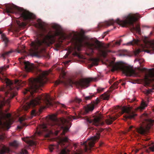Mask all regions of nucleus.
Wrapping results in <instances>:
<instances>
[{
  "mask_svg": "<svg viewBox=\"0 0 154 154\" xmlns=\"http://www.w3.org/2000/svg\"><path fill=\"white\" fill-rule=\"evenodd\" d=\"M136 131L141 134H144L146 132V129L142 126H140L138 128L135 127V131Z\"/></svg>",
  "mask_w": 154,
  "mask_h": 154,
  "instance_id": "27",
  "label": "nucleus"
},
{
  "mask_svg": "<svg viewBox=\"0 0 154 154\" xmlns=\"http://www.w3.org/2000/svg\"><path fill=\"white\" fill-rule=\"evenodd\" d=\"M138 150H137V149H135V153H136V152H138Z\"/></svg>",
  "mask_w": 154,
  "mask_h": 154,
  "instance_id": "57",
  "label": "nucleus"
},
{
  "mask_svg": "<svg viewBox=\"0 0 154 154\" xmlns=\"http://www.w3.org/2000/svg\"><path fill=\"white\" fill-rule=\"evenodd\" d=\"M135 101V97H134L131 100H130L129 101V103H134Z\"/></svg>",
  "mask_w": 154,
  "mask_h": 154,
  "instance_id": "46",
  "label": "nucleus"
},
{
  "mask_svg": "<svg viewBox=\"0 0 154 154\" xmlns=\"http://www.w3.org/2000/svg\"><path fill=\"white\" fill-rule=\"evenodd\" d=\"M149 149L152 152H154V146H152L149 147Z\"/></svg>",
  "mask_w": 154,
  "mask_h": 154,
  "instance_id": "43",
  "label": "nucleus"
},
{
  "mask_svg": "<svg viewBox=\"0 0 154 154\" xmlns=\"http://www.w3.org/2000/svg\"><path fill=\"white\" fill-rule=\"evenodd\" d=\"M8 111V110H6L5 111L6 112H7Z\"/></svg>",
  "mask_w": 154,
  "mask_h": 154,
  "instance_id": "61",
  "label": "nucleus"
},
{
  "mask_svg": "<svg viewBox=\"0 0 154 154\" xmlns=\"http://www.w3.org/2000/svg\"><path fill=\"white\" fill-rule=\"evenodd\" d=\"M46 49H20L17 52L25 56L30 55L32 57H44L49 58L48 54L45 52Z\"/></svg>",
  "mask_w": 154,
  "mask_h": 154,
  "instance_id": "11",
  "label": "nucleus"
},
{
  "mask_svg": "<svg viewBox=\"0 0 154 154\" xmlns=\"http://www.w3.org/2000/svg\"><path fill=\"white\" fill-rule=\"evenodd\" d=\"M116 22L123 27H129L131 32L133 33L134 35L135 14H133L130 13L125 15L123 17L122 20L118 18L115 21L112 19L106 21L104 23L99 24L98 27L99 28L103 27H108L110 25H113Z\"/></svg>",
  "mask_w": 154,
  "mask_h": 154,
  "instance_id": "5",
  "label": "nucleus"
},
{
  "mask_svg": "<svg viewBox=\"0 0 154 154\" xmlns=\"http://www.w3.org/2000/svg\"><path fill=\"white\" fill-rule=\"evenodd\" d=\"M135 44V39H133L132 41H130L126 45H134Z\"/></svg>",
  "mask_w": 154,
  "mask_h": 154,
  "instance_id": "38",
  "label": "nucleus"
},
{
  "mask_svg": "<svg viewBox=\"0 0 154 154\" xmlns=\"http://www.w3.org/2000/svg\"><path fill=\"white\" fill-rule=\"evenodd\" d=\"M82 49H66L65 51H67L66 55L64 56L65 58H66L70 57L69 55L72 54V55L73 56H79V51L82 50Z\"/></svg>",
  "mask_w": 154,
  "mask_h": 154,
  "instance_id": "17",
  "label": "nucleus"
},
{
  "mask_svg": "<svg viewBox=\"0 0 154 154\" xmlns=\"http://www.w3.org/2000/svg\"><path fill=\"white\" fill-rule=\"evenodd\" d=\"M2 31L0 30V34H2Z\"/></svg>",
  "mask_w": 154,
  "mask_h": 154,
  "instance_id": "58",
  "label": "nucleus"
},
{
  "mask_svg": "<svg viewBox=\"0 0 154 154\" xmlns=\"http://www.w3.org/2000/svg\"><path fill=\"white\" fill-rule=\"evenodd\" d=\"M128 52L126 50H121L119 54V56H125L127 55Z\"/></svg>",
  "mask_w": 154,
  "mask_h": 154,
  "instance_id": "31",
  "label": "nucleus"
},
{
  "mask_svg": "<svg viewBox=\"0 0 154 154\" xmlns=\"http://www.w3.org/2000/svg\"><path fill=\"white\" fill-rule=\"evenodd\" d=\"M132 152H134V150H133Z\"/></svg>",
  "mask_w": 154,
  "mask_h": 154,
  "instance_id": "63",
  "label": "nucleus"
},
{
  "mask_svg": "<svg viewBox=\"0 0 154 154\" xmlns=\"http://www.w3.org/2000/svg\"><path fill=\"white\" fill-rule=\"evenodd\" d=\"M26 118L23 117H21L19 118V121L20 122V125L18 126L17 128L19 129H21L24 126H26V123L24 122V121L26 119Z\"/></svg>",
  "mask_w": 154,
  "mask_h": 154,
  "instance_id": "21",
  "label": "nucleus"
},
{
  "mask_svg": "<svg viewBox=\"0 0 154 154\" xmlns=\"http://www.w3.org/2000/svg\"><path fill=\"white\" fill-rule=\"evenodd\" d=\"M63 74V76H65L66 75L65 73L64 72Z\"/></svg>",
  "mask_w": 154,
  "mask_h": 154,
  "instance_id": "55",
  "label": "nucleus"
},
{
  "mask_svg": "<svg viewBox=\"0 0 154 154\" xmlns=\"http://www.w3.org/2000/svg\"><path fill=\"white\" fill-rule=\"evenodd\" d=\"M31 114L32 116H35L38 114V113L35 110L33 109L31 112Z\"/></svg>",
  "mask_w": 154,
  "mask_h": 154,
  "instance_id": "35",
  "label": "nucleus"
},
{
  "mask_svg": "<svg viewBox=\"0 0 154 154\" xmlns=\"http://www.w3.org/2000/svg\"><path fill=\"white\" fill-rule=\"evenodd\" d=\"M100 100L97 99L96 101L94 102V104H97L100 102Z\"/></svg>",
  "mask_w": 154,
  "mask_h": 154,
  "instance_id": "48",
  "label": "nucleus"
},
{
  "mask_svg": "<svg viewBox=\"0 0 154 154\" xmlns=\"http://www.w3.org/2000/svg\"><path fill=\"white\" fill-rule=\"evenodd\" d=\"M72 117H73L72 118H73V119H75V117H74V116H72Z\"/></svg>",
  "mask_w": 154,
  "mask_h": 154,
  "instance_id": "59",
  "label": "nucleus"
},
{
  "mask_svg": "<svg viewBox=\"0 0 154 154\" xmlns=\"http://www.w3.org/2000/svg\"><path fill=\"white\" fill-rule=\"evenodd\" d=\"M94 96V94H93L92 95H90L89 96H88L85 97V100L86 101L88 100H90Z\"/></svg>",
  "mask_w": 154,
  "mask_h": 154,
  "instance_id": "36",
  "label": "nucleus"
},
{
  "mask_svg": "<svg viewBox=\"0 0 154 154\" xmlns=\"http://www.w3.org/2000/svg\"><path fill=\"white\" fill-rule=\"evenodd\" d=\"M92 81V79L91 78L82 79L79 81H74L71 79H69V82L70 85L75 84L78 86L85 88L89 86L90 82Z\"/></svg>",
  "mask_w": 154,
  "mask_h": 154,
  "instance_id": "14",
  "label": "nucleus"
},
{
  "mask_svg": "<svg viewBox=\"0 0 154 154\" xmlns=\"http://www.w3.org/2000/svg\"><path fill=\"white\" fill-rule=\"evenodd\" d=\"M13 52L12 50H10L8 51H4L0 54V58L2 57L4 59L7 57L9 56Z\"/></svg>",
  "mask_w": 154,
  "mask_h": 154,
  "instance_id": "22",
  "label": "nucleus"
},
{
  "mask_svg": "<svg viewBox=\"0 0 154 154\" xmlns=\"http://www.w3.org/2000/svg\"><path fill=\"white\" fill-rule=\"evenodd\" d=\"M129 82H130L132 83V84H134L135 83V80H132L131 79H129Z\"/></svg>",
  "mask_w": 154,
  "mask_h": 154,
  "instance_id": "50",
  "label": "nucleus"
},
{
  "mask_svg": "<svg viewBox=\"0 0 154 154\" xmlns=\"http://www.w3.org/2000/svg\"><path fill=\"white\" fill-rule=\"evenodd\" d=\"M122 41H113L107 44H105L97 39H92L90 41H86L83 37L77 38L76 43L81 47L83 46L88 47V48H108L109 47H114L116 46L119 45Z\"/></svg>",
  "mask_w": 154,
  "mask_h": 154,
  "instance_id": "4",
  "label": "nucleus"
},
{
  "mask_svg": "<svg viewBox=\"0 0 154 154\" xmlns=\"http://www.w3.org/2000/svg\"><path fill=\"white\" fill-rule=\"evenodd\" d=\"M9 149L5 146H3L2 149H0V154H5L6 152H8Z\"/></svg>",
  "mask_w": 154,
  "mask_h": 154,
  "instance_id": "29",
  "label": "nucleus"
},
{
  "mask_svg": "<svg viewBox=\"0 0 154 154\" xmlns=\"http://www.w3.org/2000/svg\"><path fill=\"white\" fill-rule=\"evenodd\" d=\"M146 45L149 47L151 48H154V41L151 40V41H147L146 42ZM146 48H149L148 47H146Z\"/></svg>",
  "mask_w": 154,
  "mask_h": 154,
  "instance_id": "28",
  "label": "nucleus"
},
{
  "mask_svg": "<svg viewBox=\"0 0 154 154\" xmlns=\"http://www.w3.org/2000/svg\"><path fill=\"white\" fill-rule=\"evenodd\" d=\"M61 106H62L63 108H66V106L63 104H61Z\"/></svg>",
  "mask_w": 154,
  "mask_h": 154,
  "instance_id": "53",
  "label": "nucleus"
},
{
  "mask_svg": "<svg viewBox=\"0 0 154 154\" xmlns=\"http://www.w3.org/2000/svg\"><path fill=\"white\" fill-rule=\"evenodd\" d=\"M60 82V81H56L54 85L56 86H57L58 84H59Z\"/></svg>",
  "mask_w": 154,
  "mask_h": 154,
  "instance_id": "47",
  "label": "nucleus"
},
{
  "mask_svg": "<svg viewBox=\"0 0 154 154\" xmlns=\"http://www.w3.org/2000/svg\"><path fill=\"white\" fill-rule=\"evenodd\" d=\"M85 119L87 121L88 123L94 125L95 126L103 125L105 124L104 122L102 121L100 116H97L91 118L86 117Z\"/></svg>",
  "mask_w": 154,
  "mask_h": 154,
  "instance_id": "16",
  "label": "nucleus"
},
{
  "mask_svg": "<svg viewBox=\"0 0 154 154\" xmlns=\"http://www.w3.org/2000/svg\"><path fill=\"white\" fill-rule=\"evenodd\" d=\"M1 38L2 40L4 42L5 45V47L8 46L9 43V40L8 38L6 37V35L4 34H2L1 35Z\"/></svg>",
  "mask_w": 154,
  "mask_h": 154,
  "instance_id": "25",
  "label": "nucleus"
},
{
  "mask_svg": "<svg viewBox=\"0 0 154 154\" xmlns=\"http://www.w3.org/2000/svg\"><path fill=\"white\" fill-rule=\"evenodd\" d=\"M49 149L50 152H52L53 150L54 149V146L52 145H50L49 146Z\"/></svg>",
  "mask_w": 154,
  "mask_h": 154,
  "instance_id": "40",
  "label": "nucleus"
},
{
  "mask_svg": "<svg viewBox=\"0 0 154 154\" xmlns=\"http://www.w3.org/2000/svg\"><path fill=\"white\" fill-rule=\"evenodd\" d=\"M5 7L7 13L8 14H19L24 20H30L35 17V16L32 14L13 4H5Z\"/></svg>",
  "mask_w": 154,
  "mask_h": 154,
  "instance_id": "8",
  "label": "nucleus"
},
{
  "mask_svg": "<svg viewBox=\"0 0 154 154\" xmlns=\"http://www.w3.org/2000/svg\"><path fill=\"white\" fill-rule=\"evenodd\" d=\"M110 97V94L108 92H106L100 96L101 99L103 100H108Z\"/></svg>",
  "mask_w": 154,
  "mask_h": 154,
  "instance_id": "26",
  "label": "nucleus"
},
{
  "mask_svg": "<svg viewBox=\"0 0 154 154\" xmlns=\"http://www.w3.org/2000/svg\"><path fill=\"white\" fill-rule=\"evenodd\" d=\"M103 142H101L100 143V146H102L103 144Z\"/></svg>",
  "mask_w": 154,
  "mask_h": 154,
  "instance_id": "54",
  "label": "nucleus"
},
{
  "mask_svg": "<svg viewBox=\"0 0 154 154\" xmlns=\"http://www.w3.org/2000/svg\"><path fill=\"white\" fill-rule=\"evenodd\" d=\"M61 36V33L58 31H56L54 34H52L51 31L48 32L46 35L43 33H40L39 34V36L42 40L37 38V40L32 42L30 45L31 47H33L32 48H38V47L41 46H49L50 45L55 42L56 36Z\"/></svg>",
  "mask_w": 154,
  "mask_h": 154,
  "instance_id": "6",
  "label": "nucleus"
},
{
  "mask_svg": "<svg viewBox=\"0 0 154 154\" xmlns=\"http://www.w3.org/2000/svg\"><path fill=\"white\" fill-rule=\"evenodd\" d=\"M86 54L88 56H91L96 52V54L99 57L104 58L106 57L107 54L110 53H114L115 51H111L109 49H87Z\"/></svg>",
  "mask_w": 154,
  "mask_h": 154,
  "instance_id": "13",
  "label": "nucleus"
},
{
  "mask_svg": "<svg viewBox=\"0 0 154 154\" xmlns=\"http://www.w3.org/2000/svg\"><path fill=\"white\" fill-rule=\"evenodd\" d=\"M71 60H69L67 61H66L65 62H64V64L66 65H68V64L70 62H71Z\"/></svg>",
  "mask_w": 154,
  "mask_h": 154,
  "instance_id": "44",
  "label": "nucleus"
},
{
  "mask_svg": "<svg viewBox=\"0 0 154 154\" xmlns=\"http://www.w3.org/2000/svg\"><path fill=\"white\" fill-rule=\"evenodd\" d=\"M124 154H126V153H124Z\"/></svg>",
  "mask_w": 154,
  "mask_h": 154,
  "instance_id": "62",
  "label": "nucleus"
},
{
  "mask_svg": "<svg viewBox=\"0 0 154 154\" xmlns=\"http://www.w3.org/2000/svg\"><path fill=\"white\" fill-rule=\"evenodd\" d=\"M104 88L99 87L97 89V91L98 93H100V92L103 91L104 90Z\"/></svg>",
  "mask_w": 154,
  "mask_h": 154,
  "instance_id": "41",
  "label": "nucleus"
},
{
  "mask_svg": "<svg viewBox=\"0 0 154 154\" xmlns=\"http://www.w3.org/2000/svg\"><path fill=\"white\" fill-rule=\"evenodd\" d=\"M82 100L79 98H76L75 99V101L78 103H80L81 102Z\"/></svg>",
  "mask_w": 154,
  "mask_h": 154,
  "instance_id": "45",
  "label": "nucleus"
},
{
  "mask_svg": "<svg viewBox=\"0 0 154 154\" xmlns=\"http://www.w3.org/2000/svg\"><path fill=\"white\" fill-rule=\"evenodd\" d=\"M56 51H58L59 50V49H57V48H56V49H54Z\"/></svg>",
  "mask_w": 154,
  "mask_h": 154,
  "instance_id": "56",
  "label": "nucleus"
},
{
  "mask_svg": "<svg viewBox=\"0 0 154 154\" xmlns=\"http://www.w3.org/2000/svg\"><path fill=\"white\" fill-rule=\"evenodd\" d=\"M124 36H125V35H124L121 36L120 37H124Z\"/></svg>",
  "mask_w": 154,
  "mask_h": 154,
  "instance_id": "60",
  "label": "nucleus"
},
{
  "mask_svg": "<svg viewBox=\"0 0 154 154\" xmlns=\"http://www.w3.org/2000/svg\"><path fill=\"white\" fill-rule=\"evenodd\" d=\"M122 113L116 114L115 116H109L107 119L105 120V122L108 125L111 124L113 122L117 119L122 114L125 113L124 116V119L126 120L127 119H134L135 116L134 112V109L132 106L129 107H123L122 109Z\"/></svg>",
  "mask_w": 154,
  "mask_h": 154,
  "instance_id": "10",
  "label": "nucleus"
},
{
  "mask_svg": "<svg viewBox=\"0 0 154 154\" xmlns=\"http://www.w3.org/2000/svg\"><path fill=\"white\" fill-rule=\"evenodd\" d=\"M9 65H7L6 66L2 67L0 68V74L3 76V78L0 77V79L2 82H5L6 84V85L2 87L0 89V91L5 92L8 90L7 82H11V85H10L11 87V90L14 89L15 91H17L19 89L20 87H23L26 84V82L24 81L16 80L14 83L4 76L3 71L6 70L7 69L9 68Z\"/></svg>",
  "mask_w": 154,
  "mask_h": 154,
  "instance_id": "7",
  "label": "nucleus"
},
{
  "mask_svg": "<svg viewBox=\"0 0 154 154\" xmlns=\"http://www.w3.org/2000/svg\"><path fill=\"white\" fill-rule=\"evenodd\" d=\"M123 85H125V83H123Z\"/></svg>",
  "mask_w": 154,
  "mask_h": 154,
  "instance_id": "64",
  "label": "nucleus"
},
{
  "mask_svg": "<svg viewBox=\"0 0 154 154\" xmlns=\"http://www.w3.org/2000/svg\"><path fill=\"white\" fill-rule=\"evenodd\" d=\"M94 106L93 104H89L84 107L83 109L81 111V115H85L90 112L92 111L94 109Z\"/></svg>",
  "mask_w": 154,
  "mask_h": 154,
  "instance_id": "19",
  "label": "nucleus"
},
{
  "mask_svg": "<svg viewBox=\"0 0 154 154\" xmlns=\"http://www.w3.org/2000/svg\"><path fill=\"white\" fill-rule=\"evenodd\" d=\"M70 144L68 138L67 137H62L60 139L58 147L60 146L64 148L60 152L61 154H69V150L67 148Z\"/></svg>",
  "mask_w": 154,
  "mask_h": 154,
  "instance_id": "15",
  "label": "nucleus"
},
{
  "mask_svg": "<svg viewBox=\"0 0 154 154\" xmlns=\"http://www.w3.org/2000/svg\"><path fill=\"white\" fill-rule=\"evenodd\" d=\"M25 48V46H23V45H22V47H20L19 46H18V48Z\"/></svg>",
  "mask_w": 154,
  "mask_h": 154,
  "instance_id": "51",
  "label": "nucleus"
},
{
  "mask_svg": "<svg viewBox=\"0 0 154 154\" xmlns=\"http://www.w3.org/2000/svg\"><path fill=\"white\" fill-rule=\"evenodd\" d=\"M38 27L39 29L43 32L42 33L44 34L45 35V33H48V30L42 23H39Z\"/></svg>",
  "mask_w": 154,
  "mask_h": 154,
  "instance_id": "23",
  "label": "nucleus"
},
{
  "mask_svg": "<svg viewBox=\"0 0 154 154\" xmlns=\"http://www.w3.org/2000/svg\"><path fill=\"white\" fill-rule=\"evenodd\" d=\"M110 65L112 67V71L120 70L127 76H134L135 69L133 66L119 62L115 63L113 61H111Z\"/></svg>",
  "mask_w": 154,
  "mask_h": 154,
  "instance_id": "9",
  "label": "nucleus"
},
{
  "mask_svg": "<svg viewBox=\"0 0 154 154\" xmlns=\"http://www.w3.org/2000/svg\"><path fill=\"white\" fill-rule=\"evenodd\" d=\"M119 83V82L118 81H116L114 82L113 84L110 87V89H112L111 92L112 90L117 88V86L118 85Z\"/></svg>",
  "mask_w": 154,
  "mask_h": 154,
  "instance_id": "32",
  "label": "nucleus"
},
{
  "mask_svg": "<svg viewBox=\"0 0 154 154\" xmlns=\"http://www.w3.org/2000/svg\"><path fill=\"white\" fill-rule=\"evenodd\" d=\"M19 143L16 140L14 141L13 142L11 143V145L14 147H16L18 146Z\"/></svg>",
  "mask_w": 154,
  "mask_h": 154,
  "instance_id": "33",
  "label": "nucleus"
},
{
  "mask_svg": "<svg viewBox=\"0 0 154 154\" xmlns=\"http://www.w3.org/2000/svg\"><path fill=\"white\" fill-rule=\"evenodd\" d=\"M92 63L94 65H98V62L99 60L97 58H92Z\"/></svg>",
  "mask_w": 154,
  "mask_h": 154,
  "instance_id": "34",
  "label": "nucleus"
},
{
  "mask_svg": "<svg viewBox=\"0 0 154 154\" xmlns=\"http://www.w3.org/2000/svg\"><path fill=\"white\" fill-rule=\"evenodd\" d=\"M141 119L146 122L147 123L146 128L147 129H149L153 125V121L152 120L148 119V115L145 113L143 114L141 116Z\"/></svg>",
  "mask_w": 154,
  "mask_h": 154,
  "instance_id": "18",
  "label": "nucleus"
},
{
  "mask_svg": "<svg viewBox=\"0 0 154 154\" xmlns=\"http://www.w3.org/2000/svg\"><path fill=\"white\" fill-rule=\"evenodd\" d=\"M139 40L138 39H135V45L137 44Z\"/></svg>",
  "mask_w": 154,
  "mask_h": 154,
  "instance_id": "52",
  "label": "nucleus"
},
{
  "mask_svg": "<svg viewBox=\"0 0 154 154\" xmlns=\"http://www.w3.org/2000/svg\"><path fill=\"white\" fill-rule=\"evenodd\" d=\"M96 135L89 139L87 140L82 143L81 145L84 146V150L79 149L76 152L75 154H86L89 153L97 140H98L100 137V133H97Z\"/></svg>",
  "mask_w": 154,
  "mask_h": 154,
  "instance_id": "12",
  "label": "nucleus"
},
{
  "mask_svg": "<svg viewBox=\"0 0 154 154\" xmlns=\"http://www.w3.org/2000/svg\"><path fill=\"white\" fill-rule=\"evenodd\" d=\"M147 105L148 104L145 102L142 101L140 106L137 108V109L135 108V111L138 110L141 111L144 109L147 106Z\"/></svg>",
  "mask_w": 154,
  "mask_h": 154,
  "instance_id": "24",
  "label": "nucleus"
},
{
  "mask_svg": "<svg viewBox=\"0 0 154 154\" xmlns=\"http://www.w3.org/2000/svg\"><path fill=\"white\" fill-rule=\"evenodd\" d=\"M48 124V126L43 124L37 128L36 132L38 135H41L43 133L47 132L48 134L45 136L48 137L50 134L55 133L56 135H57L60 130L62 131L61 134L64 135L70 127V126H69V122L65 119H58L54 115L50 116Z\"/></svg>",
  "mask_w": 154,
  "mask_h": 154,
  "instance_id": "2",
  "label": "nucleus"
},
{
  "mask_svg": "<svg viewBox=\"0 0 154 154\" xmlns=\"http://www.w3.org/2000/svg\"><path fill=\"white\" fill-rule=\"evenodd\" d=\"M141 16L138 13H135V32H137L139 34L141 33V30L139 24H136V22L138 21Z\"/></svg>",
  "mask_w": 154,
  "mask_h": 154,
  "instance_id": "20",
  "label": "nucleus"
},
{
  "mask_svg": "<svg viewBox=\"0 0 154 154\" xmlns=\"http://www.w3.org/2000/svg\"><path fill=\"white\" fill-rule=\"evenodd\" d=\"M27 143L30 145L32 146L35 144V142L33 140H29L27 141Z\"/></svg>",
  "mask_w": 154,
  "mask_h": 154,
  "instance_id": "37",
  "label": "nucleus"
},
{
  "mask_svg": "<svg viewBox=\"0 0 154 154\" xmlns=\"http://www.w3.org/2000/svg\"><path fill=\"white\" fill-rule=\"evenodd\" d=\"M5 137L4 134H2L0 135V140H3Z\"/></svg>",
  "mask_w": 154,
  "mask_h": 154,
  "instance_id": "42",
  "label": "nucleus"
},
{
  "mask_svg": "<svg viewBox=\"0 0 154 154\" xmlns=\"http://www.w3.org/2000/svg\"><path fill=\"white\" fill-rule=\"evenodd\" d=\"M20 154H27L28 152L25 149H22L20 152Z\"/></svg>",
  "mask_w": 154,
  "mask_h": 154,
  "instance_id": "39",
  "label": "nucleus"
},
{
  "mask_svg": "<svg viewBox=\"0 0 154 154\" xmlns=\"http://www.w3.org/2000/svg\"><path fill=\"white\" fill-rule=\"evenodd\" d=\"M138 50H135V63L139 64V66L135 67V70L136 69H138L141 72H145L144 78V83L145 86H148L152 82H154V69H147L145 68H140V67L142 66V63L144 61V60L140 57H138V56L140 55V53L141 50H140L141 49H137ZM142 51L146 52L150 54H154V49H141ZM137 75L135 71V76Z\"/></svg>",
  "mask_w": 154,
  "mask_h": 154,
  "instance_id": "3",
  "label": "nucleus"
},
{
  "mask_svg": "<svg viewBox=\"0 0 154 154\" xmlns=\"http://www.w3.org/2000/svg\"><path fill=\"white\" fill-rule=\"evenodd\" d=\"M135 128L133 126H130L127 130V131L133 135L134 134Z\"/></svg>",
  "mask_w": 154,
  "mask_h": 154,
  "instance_id": "30",
  "label": "nucleus"
},
{
  "mask_svg": "<svg viewBox=\"0 0 154 154\" xmlns=\"http://www.w3.org/2000/svg\"><path fill=\"white\" fill-rule=\"evenodd\" d=\"M114 79V78L113 79H111L110 80L109 82V83L111 84L113 82Z\"/></svg>",
  "mask_w": 154,
  "mask_h": 154,
  "instance_id": "49",
  "label": "nucleus"
},
{
  "mask_svg": "<svg viewBox=\"0 0 154 154\" xmlns=\"http://www.w3.org/2000/svg\"><path fill=\"white\" fill-rule=\"evenodd\" d=\"M23 63L25 69L26 71L34 72L38 77L35 78L30 79L28 82L29 87L25 89L23 93L24 94H29V97H31L32 100L29 103H26L23 106V109L27 111L31 107H33L37 105L42 106V101L45 105L44 108L52 106L53 102L49 94L39 95L35 98H34V93L38 92L39 88L43 86L47 82L48 79L46 76L51 72V70L42 71L35 66L34 64L28 61H24Z\"/></svg>",
  "mask_w": 154,
  "mask_h": 154,
  "instance_id": "1",
  "label": "nucleus"
}]
</instances>
